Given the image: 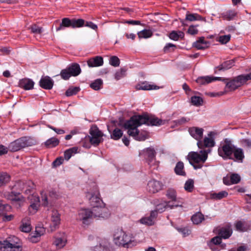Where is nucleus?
I'll use <instances>...</instances> for the list:
<instances>
[{
	"label": "nucleus",
	"mask_w": 251,
	"mask_h": 251,
	"mask_svg": "<svg viewBox=\"0 0 251 251\" xmlns=\"http://www.w3.org/2000/svg\"><path fill=\"white\" fill-rule=\"evenodd\" d=\"M142 124L157 126L164 124V122L157 118L150 117L147 115H135L126 121L124 123L123 126L127 130V133L129 136L136 140L144 141L146 138V136L139 134V131L137 129Z\"/></svg>",
	"instance_id": "obj_1"
},
{
	"label": "nucleus",
	"mask_w": 251,
	"mask_h": 251,
	"mask_svg": "<svg viewBox=\"0 0 251 251\" xmlns=\"http://www.w3.org/2000/svg\"><path fill=\"white\" fill-rule=\"evenodd\" d=\"M200 153L198 152H190L187 155V159L190 164L192 165L196 170L201 169L208 157L207 151H201Z\"/></svg>",
	"instance_id": "obj_2"
},
{
	"label": "nucleus",
	"mask_w": 251,
	"mask_h": 251,
	"mask_svg": "<svg viewBox=\"0 0 251 251\" xmlns=\"http://www.w3.org/2000/svg\"><path fill=\"white\" fill-rule=\"evenodd\" d=\"M34 144L35 141L33 139L28 137H23L10 143L8 145V150L11 152H15Z\"/></svg>",
	"instance_id": "obj_3"
},
{
	"label": "nucleus",
	"mask_w": 251,
	"mask_h": 251,
	"mask_svg": "<svg viewBox=\"0 0 251 251\" xmlns=\"http://www.w3.org/2000/svg\"><path fill=\"white\" fill-rule=\"evenodd\" d=\"M113 241L117 246L128 248L132 241V238L122 228H117L113 233Z\"/></svg>",
	"instance_id": "obj_4"
},
{
	"label": "nucleus",
	"mask_w": 251,
	"mask_h": 251,
	"mask_svg": "<svg viewBox=\"0 0 251 251\" xmlns=\"http://www.w3.org/2000/svg\"><path fill=\"white\" fill-rule=\"evenodd\" d=\"M235 147L231 141L226 138L219 147L218 154L224 159H232V155Z\"/></svg>",
	"instance_id": "obj_5"
},
{
	"label": "nucleus",
	"mask_w": 251,
	"mask_h": 251,
	"mask_svg": "<svg viewBox=\"0 0 251 251\" xmlns=\"http://www.w3.org/2000/svg\"><path fill=\"white\" fill-rule=\"evenodd\" d=\"M19 241V239L15 237L9 238L1 244L0 250L1 251H22V247Z\"/></svg>",
	"instance_id": "obj_6"
},
{
	"label": "nucleus",
	"mask_w": 251,
	"mask_h": 251,
	"mask_svg": "<svg viewBox=\"0 0 251 251\" xmlns=\"http://www.w3.org/2000/svg\"><path fill=\"white\" fill-rule=\"evenodd\" d=\"M84 23L85 21L82 19H70L68 18H64L62 19L60 25L56 28V31L64 30L65 27H81L84 26Z\"/></svg>",
	"instance_id": "obj_7"
},
{
	"label": "nucleus",
	"mask_w": 251,
	"mask_h": 251,
	"mask_svg": "<svg viewBox=\"0 0 251 251\" xmlns=\"http://www.w3.org/2000/svg\"><path fill=\"white\" fill-rule=\"evenodd\" d=\"M86 197L89 201L92 207L103 205L102 200L100 198V193L97 186L93 184L92 189L86 193Z\"/></svg>",
	"instance_id": "obj_8"
},
{
	"label": "nucleus",
	"mask_w": 251,
	"mask_h": 251,
	"mask_svg": "<svg viewBox=\"0 0 251 251\" xmlns=\"http://www.w3.org/2000/svg\"><path fill=\"white\" fill-rule=\"evenodd\" d=\"M76 219L82 223V225L87 226L94 219L93 211L89 208H83L78 211Z\"/></svg>",
	"instance_id": "obj_9"
},
{
	"label": "nucleus",
	"mask_w": 251,
	"mask_h": 251,
	"mask_svg": "<svg viewBox=\"0 0 251 251\" xmlns=\"http://www.w3.org/2000/svg\"><path fill=\"white\" fill-rule=\"evenodd\" d=\"M89 133L90 136H88V139L92 145L96 146L102 141L103 134L96 126H93L91 127Z\"/></svg>",
	"instance_id": "obj_10"
},
{
	"label": "nucleus",
	"mask_w": 251,
	"mask_h": 251,
	"mask_svg": "<svg viewBox=\"0 0 251 251\" xmlns=\"http://www.w3.org/2000/svg\"><path fill=\"white\" fill-rule=\"evenodd\" d=\"M91 210L93 211L94 219H106L110 215L109 210L103 205L92 207Z\"/></svg>",
	"instance_id": "obj_11"
},
{
	"label": "nucleus",
	"mask_w": 251,
	"mask_h": 251,
	"mask_svg": "<svg viewBox=\"0 0 251 251\" xmlns=\"http://www.w3.org/2000/svg\"><path fill=\"white\" fill-rule=\"evenodd\" d=\"M145 157L151 168L156 169L158 167V162L155 160L156 151L153 148H147L144 151Z\"/></svg>",
	"instance_id": "obj_12"
},
{
	"label": "nucleus",
	"mask_w": 251,
	"mask_h": 251,
	"mask_svg": "<svg viewBox=\"0 0 251 251\" xmlns=\"http://www.w3.org/2000/svg\"><path fill=\"white\" fill-rule=\"evenodd\" d=\"M166 196L168 199L170 200L169 201H171V209L174 207L182 206L183 203V200L181 198L177 197L176 192L175 189L171 188L168 189Z\"/></svg>",
	"instance_id": "obj_13"
},
{
	"label": "nucleus",
	"mask_w": 251,
	"mask_h": 251,
	"mask_svg": "<svg viewBox=\"0 0 251 251\" xmlns=\"http://www.w3.org/2000/svg\"><path fill=\"white\" fill-rule=\"evenodd\" d=\"M50 217V229L51 231L59 228L61 222L60 214L57 210L53 209L49 215Z\"/></svg>",
	"instance_id": "obj_14"
},
{
	"label": "nucleus",
	"mask_w": 251,
	"mask_h": 251,
	"mask_svg": "<svg viewBox=\"0 0 251 251\" xmlns=\"http://www.w3.org/2000/svg\"><path fill=\"white\" fill-rule=\"evenodd\" d=\"M246 82L244 75H239L229 81L226 82V88L229 91H234Z\"/></svg>",
	"instance_id": "obj_15"
},
{
	"label": "nucleus",
	"mask_w": 251,
	"mask_h": 251,
	"mask_svg": "<svg viewBox=\"0 0 251 251\" xmlns=\"http://www.w3.org/2000/svg\"><path fill=\"white\" fill-rule=\"evenodd\" d=\"M27 198L30 201V204L28 207L29 212L31 214H34L37 211L40 206L39 197L33 194L28 196Z\"/></svg>",
	"instance_id": "obj_16"
},
{
	"label": "nucleus",
	"mask_w": 251,
	"mask_h": 251,
	"mask_svg": "<svg viewBox=\"0 0 251 251\" xmlns=\"http://www.w3.org/2000/svg\"><path fill=\"white\" fill-rule=\"evenodd\" d=\"M214 133L210 132L208 134V137H205L203 141L201 140L197 142V145L199 148L203 147H212L215 145V142L213 138Z\"/></svg>",
	"instance_id": "obj_17"
},
{
	"label": "nucleus",
	"mask_w": 251,
	"mask_h": 251,
	"mask_svg": "<svg viewBox=\"0 0 251 251\" xmlns=\"http://www.w3.org/2000/svg\"><path fill=\"white\" fill-rule=\"evenodd\" d=\"M162 183L155 179L149 181L148 183L147 190L150 193H156L162 190Z\"/></svg>",
	"instance_id": "obj_18"
},
{
	"label": "nucleus",
	"mask_w": 251,
	"mask_h": 251,
	"mask_svg": "<svg viewBox=\"0 0 251 251\" xmlns=\"http://www.w3.org/2000/svg\"><path fill=\"white\" fill-rule=\"evenodd\" d=\"M67 243V238L64 233H60L54 237L53 244L57 249L63 248Z\"/></svg>",
	"instance_id": "obj_19"
},
{
	"label": "nucleus",
	"mask_w": 251,
	"mask_h": 251,
	"mask_svg": "<svg viewBox=\"0 0 251 251\" xmlns=\"http://www.w3.org/2000/svg\"><path fill=\"white\" fill-rule=\"evenodd\" d=\"M53 84V80L49 76H42L39 81L40 86L46 90L51 89Z\"/></svg>",
	"instance_id": "obj_20"
},
{
	"label": "nucleus",
	"mask_w": 251,
	"mask_h": 251,
	"mask_svg": "<svg viewBox=\"0 0 251 251\" xmlns=\"http://www.w3.org/2000/svg\"><path fill=\"white\" fill-rule=\"evenodd\" d=\"M156 217V211H151L150 216L143 217L140 220V222L141 224L144 225L152 226L154 224V221Z\"/></svg>",
	"instance_id": "obj_21"
},
{
	"label": "nucleus",
	"mask_w": 251,
	"mask_h": 251,
	"mask_svg": "<svg viewBox=\"0 0 251 251\" xmlns=\"http://www.w3.org/2000/svg\"><path fill=\"white\" fill-rule=\"evenodd\" d=\"M190 134L198 142L200 141L202 137L203 129L198 127H192L189 128Z\"/></svg>",
	"instance_id": "obj_22"
},
{
	"label": "nucleus",
	"mask_w": 251,
	"mask_h": 251,
	"mask_svg": "<svg viewBox=\"0 0 251 251\" xmlns=\"http://www.w3.org/2000/svg\"><path fill=\"white\" fill-rule=\"evenodd\" d=\"M87 64L90 67H96L101 66L103 64V58L100 56H96L89 59Z\"/></svg>",
	"instance_id": "obj_23"
},
{
	"label": "nucleus",
	"mask_w": 251,
	"mask_h": 251,
	"mask_svg": "<svg viewBox=\"0 0 251 251\" xmlns=\"http://www.w3.org/2000/svg\"><path fill=\"white\" fill-rule=\"evenodd\" d=\"M232 229L230 226L227 225L221 228L218 231L219 235L224 239L228 238L232 234Z\"/></svg>",
	"instance_id": "obj_24"
},
{
	"label": "nucleus",
	"mask_w": 251,
	"mask_h": 251,
	"mask_svg": "<svg viewBox=\"0 0 251 251\" xmlns=\"http://www.w3.org/2000/svg\"><path fill=\"white\" fill-rule=\"evenodd\" d=\"M209 43L205 40L204 37H201L193 43V46L198 50H204L209 47Z\"/></svg>",
	"instance_id": "obj_25"
},
{
	"label": "nucleus",
	"mask_w": 251,
	"mask_h": 251,
	"mask_svg": "<svg viewBox=\"0 0 251 251\" xmlns=\"http://www.w3.org/2000/svg\"><path fill=\"white\" fill-rule=\"evenodd\" d=\"M159 87L156 85H151L148 82L145 81L142 83H138L135 86V89L137 90H151L158 89Z\"/></svg>",
	"instance_id": "obj_26"
},
{
	"label": "nucleus",
	"mask_w": 251,
	"mask_h": 251,
	"mask_svg": "<svg viewBox=\"0 0 251 251\" xmlns=\"http://www.w3.org/2000/svg\"><path fill=\"white\" fill-rule=\"evenodd\" d=\"M222 78L220 77H214L212 76H206L200 77L197 79V82L200 84H205L209 83L216 80H221Z\"/></svg>",
	"instance_id": "obj_27"
},
{
	"label": "nucleus",
	"mask_w": 251,
	"mask_h": 251,
	"mask_svg": "<svg viewBox=\"0 0 251 251\" xmlns=\"http://www.w3.org/2000/svg\"><path fill=\"white\" fill-rule=\"evenodd\" d=\"M34 83L30 79L24 78L19 81V86L25 90H30L33 88Z\"/></svg>",
	"instance_id": "obj_28"
},
{
	"label": "nucleus",
	"mask_w": 251,
	"mask_h": 251,
	"mask_svg": "<svg viewBox=\"0 0 251 251\" xmlns=\"http://www.w3.org/2000/svg\"><path fill=\"white\" fill-rule=\"evenodd\" d=\"M20 228L22 231L25 232H29L31 231V226L29 218L25 217L23 219Z\"/></svg>",
	"instance_id": "obj_29"
},
{
	"label": "nucleus",
	"mask_w": 251,
	"mask_h": 251,
	"mask_svg": "<svg viewBox=\"0 0 251 251\" xmlns=\"http://www.w3.org/2000/svg\"><path fill=\"white\" fill-rule=\"evenodd\" d=\"M23 185L21 191L27 195H29L32 192L34 186L33 182L30 180L23 183Z\"/></svg>",
	"instance_id": "obj_30"
},
{
	"label": "nucleus",
	"mask_w": 251,
	"mask_h": 251,
	"mask_svg": "<svg viewBox=\"0 0 251 251\" xmlns=\"http://www.w3.org/2000/svg\"><path fill=\"white\" fill-rule=\"evenodd\" d=\"M168 207L171 209V201H163L156 205V209L154 211H156L157 213H162Z\"/></svg>",
	"instance_id": "obj_31"
},
{
	"label": "nucleus",
	"mask_w": 251,
	"mask_h": 251,
	"mask_svg": "<svg viewBox=\"0 0 251 251\" xmlns=\"http://www.w3.org/2000/svg\"><path fill=\"white\" fill-rule=\"evenodd\" d=\"M208 217H205V219ZM205 220L204 216L200 212L196 213L191 217V220L194 224L199 225Z\"/></svg>",
	"instance_id": "obj_32"
},
{
	"label": "nucleus",
	"mask_w": 251,
	"mask_h": 251,
	"mask_svg": "<svg viewBox=\"0 0 251 251\" xmlns=\"http://www.w3.org/2000/svg\"><path fill=\"white\" fill-rule=\"evenodd\" d=\"M95 251H112L109 243L107 241H102L94 248Z\"/></svg>",
	"instance_id": "obj_33"
},
{
	"label": "nucleus",
	"mask_w": 251,
	"mask_h": 251,
	"mask_svg": "<svg viewBox=\"0 0 251 251\" xmlns=\"http://www.w3.org/2000/svg\"><path fill=\"white\" fill-rule=\"evenodd\" d=\"M237 12L234 10H229L222 14V17L224 20L231 21L237 16Z\"/></svg>",
	"instance_id": "obj_34"
},
{
	"label": "nucleus",
	"mask_w": 251,
	"mask_h": 251,
	"mask_svg": "<svg viewBox=\"0 0 251 251\" xmlns=\"http://www.w3.org/2000/svg\"><path fill=\"white\" fill-rule=\"evenodd\" d=\"M233 153L234 154V156L236 160L239 162H242L244 158V154L243 149L235 147L233 151Z\"/></svg>",
	"instance_id": "obj_35"
},
{
	"label": "nucleus",
	"mask_w": 251,
	"mask_h": 251,
	"mask_svg": "<svg viewBox=\"0 0 251 251\" xmlns=\"http://www.w3.org/2000/svg\"><path fill=\"white\" fill-rule=\"evenodd\" d=\"M234 62L232 60H228L224 62L222 64L216 67L215 69L219 71H225L231 68L234 65Z\"/></svg>",
	"instance_id": "obj_36"
},
{
	"label": "nucleus",
	"mask_w": 251,
	"mask_h": 251,
	"mask_svg": "<svg viewBox=\"0 0 251 251\" xmlns=\"http://www.w3.org/2000/svg\"><path fill=\"white\" fill-rule=\"evenodd\" d=\"M236 230L240 232H245L249 229V226L245 222L238 221L235 223Z\"/></svg>",
	"instance_id": "obj_37"
},
{
	"label": "nucleus",
	"mask_w": 251,
	"mask_h": 251,
	"mask_svg": "<svg viewBox=\"0 0 251 251\" xmlns=\"http://www.w3.org/2000/svg\"><path fill=\"white\" fill-rule=\"evenodd\" d=\"M68 68L72 76H77L81 73V69L78 64L74 63L68 67Z\"/></svg>",
	"instance_id": "obj_38"
},
{
	"label": "nucleus",
	"mask_w": 251,
	"mask_h": 251,
	"mask_svg": "<svg viewBox=\"0 0 251 251\" xmlns=\"http://www.w3.org/2000/svg\"><path fill=\"white\" fill-rule=\"evenodd\" d=\"M175 173L179 176H185L186 173L184 170V164L181 161L178 162L175 168Z\"/></svg>",
	"instance_id": "obj_39"
},
{
	"label": "nucleus",
	"mask_w": 251,
	"mask_h": 251,
	"mask_svg": "<svg viewBox=\"0 0 251 251\" xmlns=\"http://www.w3.org/2000/svg\"><path fill=\"white\" fill-rule=\"evenodd\" d=\"M78 148L74 147L67 150L64 152V158L66 160H69L71 157L77 152Z\"/></svg>",
	"instance_id": "obj_40"
},
{
	"label": "nucleus",
	"mask_w": 251,
	"mask_h": 251,
	"mask_svg": "<svg viewBox=\"0 0 251 251\" xmlns=\"http://www.w3.org/2000/svg\"><path fill=\"white\" fill-rule=\"evenodd\" d=\"M186 20L189 21H205L204 18L197 13H187L186 15Z\"/></svg>",
	"instance_id": "obj_41"
},
{
	"label": "nucleus",
	"mask_w": 251,
	"mask_h": 251,
	"mask_svg": "<svg viewBox=\"0 0 251 251\" xmlns=\"http://www.w3.org/2000/svg\"><path fill=\"white\" fill-rule=\"evenodd\" d=\"M59 143V140L55 137H51L45 142L46 147L49 148H53L57 146Z\"/></svg>",
	"instance_id": "obj_42"
},
{
	"label": "nucleus",
	"mask_w": 251,
	"mask_h": 251,
	"mask_svg": "<svg viewBox=\"0 0 251 251\" xmlns=\"http://www.w3.org/2000/svg\"><path fill=\"white\" fill-rule=\"evenodd\" d=\"M228 193L226 191H222L219 193H213L210 195L211 199L215 200H220L227 196Z\"/></svg>",
	"instance_id": "obj_43"
},
{
	"label": "nucleus",
	"mask_w": 251,
	"mask_h": 251,
	"mask_svg": "<svg viewBox=\"0 0 251 251\" xmlns=\"http://www.w3.org/2000/svg\"><path fill=\"white\" fill-rule=\"evenodd\" d=\"M153 33L150 29H143L137 33L138 36L139 38H148L152 36Z\"/></svg>",
	"instance_id": "obj_44"
},
{
	"label": "nucleus",
	"mask_w": 251,
	"mask_h": 251,
	"mask_svg": "<svg viewBox=\"0 0 251 251\" xmlns=\"http://www.w3.org/2000/svg\"><path fill=\"white\" fill-rule=\"evenodd\" d=\"M102 84L103 82L101 79H97L91 83L90 87L95 90H99L102 88Z\"/></svg>",
	"instance_id": "obj_45"
},
{
	"label": "nucleus",
	"mask_w": 251,
	"mask_h": 251,
	"mask_svg": "<svg viewBox=\"0 0 251 251\" xmlns=\"http://www.w3.org/2000/svg\"><path fill=\"white\" fill-rule=\"evenodd\" d=\"M10 176L6 173H0V187L8 182Z\"/></svg>",
	"instance_id": "obj_46"
},
{
	"label": "nucleus",
	"mask_w": 251,
	"mask_h": 251,
	"mask_svg": "<svg viewBox=\"0 0 251 251\" xmlns=\"http://www.w3.org/2000/svg\"><path fill=\"white\" fill-rule=\"evenodd\" d=\"M194 181L193 179H189L187 180L184 184V189L188 192H192L194 189Z\"/></svg>",
	"instance_id": "obj_47"
},
{
	"label": "nucleus",
	"mask_w": 251,
	"mask_h": 251,
	"mask_svg": "<svg viewBox=\"0 0 251 251\" xmlns=\"http://www.w3.org/2000/svg\"><path fill=\"white\" fill-rule=\"evenodd\" d=\"M123 134V131L121 129L116 128L111 134V138L115 140H117L122 136Z\"/></svg>",
	"instance_id": "obj_48"
},
{
	"label": "nucleus",
	"mask_w": 251,
	"mask_h": 251,
	"mask_svg": "<svg viewBox=\"0 0 251 251\" xmlns=\"http://www.w3.org/2000/svg\"><path fill=\"white\" fill-rule=\"evenodd\" d=\"M79 90V88L77 87H70L66 91L65 95L67 97H70L76 94Z\"/></svg>",
	"instance_id": "obj_49"
},
{
	"label": "nucleus",
	"mask_w": 251,
	"mask_h": 251,
	"mask_svg": "<svg viewBox=\"0 0 251 251\" xmlns=\"http://www.w3.org/2000/svg\"><path fill=\"white\" fill-rule=\"evenodd\" d=\"M191 103L195 106H200L202 104V99L198 96H193L191 99Z\"/></svg>",
	"instance_id": "obj_50"
},
{
	"label": "nucleus",
	"mask_w": 251,
	"mask_h": 251,
	"mask_svg": "<svg viewBox=\"0 0 251 251\" xmlns=\"http://www.w3.org/2000/svg\"><path fill=\"white\" fill-rule=\"evenodd\" d=\"M126 70L125 68H121L117 71L115 74V78L119 80L126 76Z\"/></svg>",
	"instance_id": "obj_51"
},
{
	"label": "nucleus",
	"mask_w": 251,
	"mask_h": 251,
	"mask_svg": "<svg viewBox=\"0 0 251 251\" xmlns=\"http://www.w3.org/2000/svg\"><path fill=\"white\" fill-rule=\"evenodd\" d=\"M176 49V46L172 43H167L163 48L165 53L173 52Z\"/></svg>",
	"instance_id": "obj_52"
},
{
	"label": "nucleus",
	"mask_w": 251,
	"mask_h": 251,
	"mask_svg": "<svg viewBox=\"0 0 251 251\" xmlns=\"http://www.w3.org/2000/svg\"><path fill=\"white\" fill-rule=\"evenodd\" d=\"M40 236L34 232L30 233L28 236V239L32 243H37L39 241Z\"/></svg>",
	"instance_id": "obj_53"
},
{
	"label": "nucleus",
	"mask_w": 251,
	"mask_h": 251,
	"mask_svg": "<svg viewBox=\"0 0 251 251\" xmlns=\"http://www.w3.org/2000/svg\"><path fill=\"white\" fill-rule=\"evenodd\" d=\"M60 75L62 78L64 80H67L72 76L68 68L66 69H63L61 71Z\"/></svg>",
	"instance_id": "obj_54"
},
{
	"label": "nucleus",
	"mask_w": 251,
	"mask_h": 251,
	"mask_svg": "<svg viewBox=\"0 0 251 251\" xmlns=\"http://www.w3.org/2000/svg\"><path fill=\"white\" fill-rule=\"evenodd\" d=\"M176 229L183 237H186L191 233L190 230L186 227H176Z\"/></svg>",
	"instance_id": "obj_55"
},
{
	"label": "nucleus",
	"mask_w": 251,
	"mask_h": 251,
	"mask_svg": "<svg viewBox=\"0 0 251 251\" xmlns=\"http://www.w3.org/2000/svg\"><path fill=\"white\" fill-rule=\"evenodd\" d=\"M120 63V59L116 56H112L109 59V64L114 67L119 66Z\"/></svg>",
	"instance_id": "obj_56"
},
{
	"label": "nucleus",
	"mask_w": 251,
	"mask_h": 251,
	"mask_svg": "<svg viewBox=\"0 0 251 251\" xmlns=\"http://www.w3.org/2000/svg\"><path fill=\"white\" fill-rule=\"evenodd\" d=\"M230 175V180H231V184H237L241 180L240 176L237 174H232Z\"/></svg>",
	"instance_id": "obj_57"
},
{
	"label": "nucleus",
	"mask_w": 251,
	"mask_h": 251,
	"mask_svg": "<svg viewBox=\"0 0 251 251\" xmlns=\"http://www.w3.org/2000/svg\"><path fill=\"white\" fill-rule=\"evenodd\" d=\"M30 29L31 32L35 34H40L42 32V28L37 26L36 25H34L31 26Z\"/></svg>",
	"instance_id": "obj_58"
},
{
	"label": "nucleus",
	"mask_w": 251,
	"mask_h": 251,
	"mask_svg": "<svg viewBox=\"0 0 251 251\" xmlns=\"http://www.w3.org/2000/svg\"><path fill=\"white\" fill-rule=\"evenodd\" d=\"M230 37L231 36L229 34L221 36L219 37V41L222 44H226L230 40Z\"/></svg>",
	"instance_id": "obj_59"
},
{
	"label": "nucleus",
	"mask_w": 251,
	"mask_h": 251,
	"mask_svg": "<svg viewBox=\"0 0 251 251\" xmlns=\"http://www.w3.org/2000/svg\"><path fill=\"white\" fill-rule=\"evenodd\" d=\"M63 161L64 159L62 158L58 157L52 162V166L53 167H58L63 163Z\"/></svg>",
	"instance_id": "obj_60"
},
{
	"label": "nucleus",
	"mask_w": 251,
	"mask_h": 251,
	"mask_svg": "<svg viewBox=\"0 0 251 251\" xmlns=\"http://www.w3.org/2000/svg\"><path fill=\"white\" fill-rule=\"evenodd\" d=\"M85 26L90 27V28L96 30L98 29V26L92 22H85L84 25Z\"/></svg>",
	"instance_id": "obj_61"
},
{
	"label": "nucleus",
	"mask_w": 251,
	"mask_h": 251,
	"mask_svg": "<svg viewBox=\"0 0 251 251\" xmlns=\"http://www.w3.org/2000/svg\"><path fill=\"white\" fill-rule=\"evenodd\" d=\"M179 36H180V35H179L178 34V33L175 31H172L170 33L169 36V38L171 39L175 40V41L178 40L179 38Z\"/></svg>",
	"instance_id": "obj_62"
},
{
	"label": "nucleus",
	"mask_w": 251,
	"mask_h": 251,
	"mask_svg": "<svg viewBox=\"0 0 251 251\" xmlns=\"http://www.w3.org/2000/svg\"><path fill=\"white\" fill-rule=\"evenodd\" d=\"M41 199L43 201V204L45 206H47L48 204V197L46 194L44 192H42L41 193Z\"/></svg>",
	"instance_id": "obj_63"
},
{
	"label": "nucleus",
	"mask_w": 251,
	"mask_h": 251,
	"mask_svg": "<svg viewBox=\"0 0 251 251\" xmlns=\"http://www.w3.org/2000/svg\"><path fill=\"white\" fill-rule=\"evenodd\" d=\"M188 32L191 35H195L198 33V30L196 28L195 26L191 25L188 28Z\"/></svg>",
	"instance_id": "obj_64"
}]
</instances>
